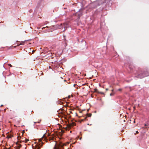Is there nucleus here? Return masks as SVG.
Returning a JSON list of instances; mask_svg holds the SVG:
<instances>
[{
  "label": "nucleus",
  "mask_w": 149,
  "mask_h": 149,
  "mask_svg": "<svg viewBox=\"0 0 149 149\" xmlns=\"http://www.w3.org/2000/svg\"><path fill=\"white\" fill-rule=\"evenodd\" d=\"M47 134H44L42 137V139H38L39 141V143L37 144V145L35 146V148L36 149H39L40 147L42 146V144L43 143L42 142H41V139L43 138L45 139L46 138V135Z\"/></svg>",
  "instance_id": "f257e3e1"
},
{
  "label": "nucleus",
  "mask_w": 149,
  "mask_h": 149,
  "mask_svg": "<svg viewBox=\"0 0 149 149\" xmlns=\"http://www.w3.org/2000/svg\"><path fill=\"white\" fill-rule=\"evenodd\" d=\"M56 26L58 28L61 29L62 28V30L63 31H65L66 28L68 27L67 24L66 23H64L63 25L62 24H61L60 25H57Z\"/></svg>",
  "instance_id": "f03ea898"
},
{
  "label": "nucleus",
  "mask_w": 149,
  "mask_h": 149,
  "mask_svg": "<svg viewBox=\"0 0 149 149\" xmlns=\"http://www.w3.org/2000/svg\"><path fill=\"white\" fill-rule=\"evenodd\" d=\"M62 146L61 144H58L56 143L54 147V149H63Z\"/></svg>",
  "instance_id": "7ed1b4c3"
},
{
  "label": "nucleus",
  "mask_w": 149,
  "mask_h": 149,
  "mask_svg": "<svg viewBox=\"0 0 149 149\" xmlns=\"http://www.w3.org/2000/svg\"><path fill=\"white\" fill-rule=\"evenodd\" d=\"M148 73V72L147 71L145 73H144V74H142V75H141L140 74L139 75L137 76V77L138 78H142L145 77L149 75L148 74H147Z\"/></svg>",
  "instance_id": "20e7f679"
},
{
  "label": "nucleus",
  "mask_w": 149,
  "mask_h": 149,
  "mask_svg": "<svg viewBox=\"0 0 149 149\" xmlns=\"http://www.w3.org/2000/svg\"><path fill=\"white\" fill-rule=\"evenodd\" d=\"M88 116L89 117H90L91 116V113H89L87 114Z\"/></svg>",
  "instance_id": "39448f33"
},
{
  "label": "nucleus",
  "mask_w": 149,
  "mask_h": 149,
  "mask_svg": "<svg viewBox=\"0 0 149 149\" xmlns=\"http://www.w3.org/2000/svg\"><path fill=\"white\" fill-rule=\"evenodd\" d=\"M29 141V140L27 139H25V142H27L28 141Z\"/></svg>",
  "instance_id": "423d86ee"
},
{
  "label": "nucleus",
  "mask_w": 149,
  "mask_h": 149,
  "mask_svg": "<svg viewBox=\"0 0 149 149\" xmlns=\"http://www.w3.org/2000/svg\"><path fill=\"white\" fill-rule=\"evenodd\" d=\"M8 65L10 67H12V66L11 65V64H8Z\"/></svg>",
  "instance_id": "0eeeda50"
},
{
  "label": "nucleus",
  "mask_w": 149,
  "mask_h": 149,
  "mask_svg": "<svg viewBox=\"0 0 149 149\" xmlns=\"http://www.w3.org/2000/svg\"><path fill=\"white\" fill-rule=\"evenodd\" d=\"M61 132H62V133H63L64 132V131L63 130H61Z\"/></svg>",
  "instance_id": "6e6552de"
},
{
  "label": "nucleus",
  "mask_w": 149,
  "mask_h": 149,
  "mask_svg": "<svg viewBox=\"0 0 149 149\" xmlns=\"http://www.w3.org/2000/svg\"><path fill=\"white\" fill-rule=\"evenodd\" d=\"M118 91H121V89L120 88L118 90Z\"/></svg>",
  "instance_id": "1a4fd4ad"
},
{
  "label": "nucleus",
  "mask_w": 149,
  "mask_h": 149,
  "mask_svg": "<svg viewBox=\"0 0 149 149\" xmlns=\"http://www.w3.org/2000/svg\"><path fill=\"white\" fill-rule=\"evenodd\" d=\"M138 133V131H136V133Z\"/></svg>",
  "instance_id": "9d476101"
},
{
  "label": "nucleus",
  "mask_w": 149,
  "mask_h": 149,
  "mask_svg": "<svg viewBox=\"0 0 149 149\" xmlns=\"http://www.w3.org/2000/svg\"><path fill=\"white\" fill-rule=\"evenodd\" d=\"M106 91H108V88H106Z\"/></svg>",
  "instance_id": "9b49d317"
},
{
  "label": "nucleus",
  "mask_w": 149,
  "mask_h": 149,
  "mask_svg": "<svg viewBox=\"0 0 149 149\" xmlns=\"http://www.w3.org/2000/svg\"><path fill=\"white\" fill-rule=\"evenodd\" d=\"M112 93H111V94H110V96H112Z\"/></svg>",
  "instance_id": "f8f14e48"
},
{
  "label": "nucleus",
  "mask_w": 149,
  "mask_h": 149,
  "mask_svg": "<svg viewBox=\"0 0 149 149\" xmlns=\"http://www.w3.org/2000/svg\"><path fill=\"white\" fill-rule=\"evenodd\" d=\"M112 92H113V89H112Z\"/></svg>",
  "instance_id": "ddd939ff"
},
{
  "label": "nucleus",
  "mask_w": 149,
  "mask_h": 149,
  "mask_svg": "<svg viewBox=\"0 0 149 149\" xmlns=\"http://www.w3.org/2000/svg\"><path fill=\"white\" fill-rule=\"evenodd\" d=\"M145 126H146V124H145Z\"/></svg>",
  "instance_id": "4468645a"
},
{
  "label": "nucleus",
  "mask_w": 149,
  "mask_h": 149,
  "mask_svg": "<svg viewBox=\"0 0 149 149\" xmlns=\"http://www.w3.org/2000/svg\"><path fill=\"white\" fill-rule=\"evenodd\" d=\"M134 123H135V120H134Z\"/></svg>",
  "instance_id": "2eb2a0df"
},
{
  "label": "nucleus",
  "mask_w": 149,
  "mask_h": 149,
  "mask_svg": "<svg viewBox=\"0 0 149 149\" xmlns=\"http://www.w3.org/2000/svg\"><path fill=\"white\" fill-rule=\"evenodd\" d=\"M3 106V105H1V106Z\"/></svg>",
  "instance_id": "dca6fc26"
}]
</instances>
